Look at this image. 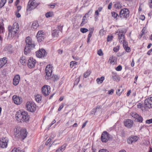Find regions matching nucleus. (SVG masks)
Here are the masks:
<instances>
[{"label": "nucleus", "mask_w": 152, "mask_h": 152, "mask_svg": "<svg viewBox=\"0 0 152 152\" xmlns=\"http://www.w3.org/2000/svg\"><path fill=\"white\" fill-rule=\"evenodd\" d=\"M12 152H24L23 150H21L19 148H14Z\"/></svg>", "instance_id": "obj_35"}, {"label": "nucleus", "mask_w": 152, "mask_h": 152, "mask_svg": "<svg viewBox=\"0 0 152 152\" xmlns=\"http://www.w3.org/2000/svg\"><path fill=\"white\" fill-rule=\"evenodd\" d=\"M112 4V2H110L109 3L108 7V9L110 10L111 8Z\"/></svg>", "instance_id": "obj_61"}, {"label": "nucleus", "mask_w": 152, "mask_h": 152, "mask_svg": "<svg viewBox=\"0 0 152 152\" xmlns=\"http://www.w3.org/2000/svg\"><path fill=\"white\" fill-rule=\"evenodd\" d=\"M138 138L136 136H132L129 137L127 140V142L129 144H132L137 142Z\"/></svg>", "instance_id": "obj_17"}, {"label": "nucleus", "mask_w": 152, "mask_h": 152, "mask_svg": "<svg viewBox=\"0 0 152 152\" xmlns=\"http://www.w3.org/2000/svg\"><path fill=\"white\" fill-rule=\"evenodd\" d=\"M6 58L4 57L0 60V68H1L7 63Z\"/></svg>", "instance_id": "obj_26"}, {"label": "nucleus", "mask_w": 152, "mask_h": 152, "mask_svg": "<svg viewBox=\"0 0 152 152\" xmlns=\"http://www.w3.org/2000/svg\"><path fill=\"white\" fill-rule=\"evenodd\" d=\"M146 30V28L145 27H144L142 28V30L141 32V34L139 36V37L140 38H141L143 35L144 34V33L145 32Z\"/></svg>", "instance_id": "obj_36"}, {"label": "nucleus", "mask_w": 152, "mask_h": 152, "mask_svg": "<svg viewBox=\"0 0 152 152\" xmlns=\"http://www.w3.org/2000/svg\"><path fill=\"white\" fill-rule=\"evenodd\" d=\"M124 126L127 128H131L134 124L133 121L130 119H126L124 121Z\"/></svg>", "instance_id": "obj_15"}, {"label": "nucleus", "mask_w": 152, "mask_h": 152, "mask_svg": "<svg viewBox=\"0 0 152 152\" xmlns=\"http://www.w3.org/2000/svg\"><path fill=\"white\" fill-rule=\"evenodd\" d=\"M35 99L38 102H39L41 100L42 96L38 94L35 96Z\"/></svg>", "instance_id": "obj_32"}, {"label": "nucleus", "mask_w": 152, "mask_h": 152, "mask_svg": "<svg viewBox=\"0 0 152 152\" xmlns=\"http://www.w3.org/2000/svg\"><path fill=\"white\" fill-rule=\"evenodd\" d=\"M54 77L55 78L54 79V80H53V81H54V82L57 80L59 79L58 76L57 75H54Z\"/></svg>", "instance_id": "obj_52"}, {"label": "nucleus", "mask_w": 152, "mask_h": 152, "mask_svg": "<svg viewBox=\"0 0 152 152\" xmlns=\"http://www.w3.org/2000/svg\"><path fill=\"white\" fill-rule=\"evenodd\" d=\"M36 37L38 42H40L43 41L45 37L44 32L42 31H39L37 34Z\"/></svg>", "instance_id": "obj_13"}, {"label": "nucleus", "mask_w": 152, "mask_h": 152, "mask_svg": "<svg viewBox=\"0 0 152 152\" xmlns=\"http://www.w3.org/2000/svg\"><path fill=\"white\" fill-rule=\"evenodd\" d=\"M80 81V78H77L74 82V85H77L78 83H79Z\"/></svg>", "instance_id": "obj_49"}, {"label": "nucleus", "mask_w": 152, "mask_h": 152, "mask_svg": "<svg viewBox=\"0 0 152 152\" xmlns=\"http://www.w3.org/2000/svg\"><path fill=\"white\" fill-rule=\"evenodd\" d=\"M97 54L99 56H102L103 55L102 51L101 49H100L98 51Z\"/></svg>", "instance_id": "obj_45"}, {"label": "nucleus", "mask_w": 152, "mask_h": 152, "mask_svg": "<svg viewBox=\"0 0 152 152\" xmlns=\"http://www.w3.org/2000/svg\"><path fill=\"white\" fill-rule=\"evenodd\" d=\"M124 48L127 52H129L131 50L130 48L128 46L127 47H125Z\"/></svg>", "instance_id": "obj_44"}, {"label": "nucleus", "mask_w": 152, "mask_h": 152, "mask_svg": "<svg viewBox=\"0 0 152 152\" xmlns=\"http://www.w3.org/2000/svg\"><path fill=\"white\" fill-rule=\"evenodd\" d=\"M98 152H109V151H108L106 149H101L99 150Z\"/></svg>", "instance_id": "obj_51"}, {"label": "nucleus", "mask_w": 152, "mask_h": 152, "mask_svg": "<svg viewBox=\"0 0 152 152\" xmlns=\"http://www.w3.org/2000/svg\"><path fill=\"white\" fill-rule=\"evenodd\" d=\"M129 12L127 8H124L121 10L118 15L121 18H127L129 16Z\"/></svg>", "instance_id": "obj_5"}, {"label": "nucleus", "mask_w": 152, "mask_h": 152, "mask_svg": "<svg viewBox=\"0 0 152 152\" xmlns=\"http://www.w3.org/2000/svg\"><path fill=\"white\" fill-rule=\"evenodd\" d=\"M115 60L116 58L113 56H112L110 57L109 61H110V64H114L115 63Z\"/></svg>", "instance_id": "obj_31"}, {"label": "nucleus", "mask_w": 152, "mask_h": 152, "mask_svg": "<svg viewBox=\"0 0 152 152\" xmlns=\"http://www.w3.org/2000/svg\"><path fill=\"white\" fill-rule=\"evenodd\" d=\"M12 99L14 103L16 104H19L22 102V99L19 96H17L16 95H14L12 96Z\"/></svg>", "instance_id": "obj_19"}, {"label": "nucleus", "mask_w": 152, "mask_h": 152, "mask_svg": "<svg viewBox=\"0 0 152 152\" xmlns=\"http://www.w3.org/2000/svg\"><path fill=\"white\" fill-rule=\"evenodd\" d=\"M144 104L145 107L149 109L152 108V97L148 98L145 101Z\"/></svg>", "instance_id": "obj_12"}, {"label": "nucleus", "mask_w": 152, "mask_h": 152, "mask_svg": "<svg viewBox=\"0 0 152 152\" xmlns=\"http://www.w3.org/2000/svg\"><path fill=\"white\" fill-rule=\"evenodd\" d=\"M114 7L115 9H117L121 8L122 7V6L120 3V2L118 1L115 2L114 5Z\"/></svg>", "instance_id": "obj_28"}, {"label": "nucleus", "mask_w": 152, "mask_h": 152, "mask_svg": "<svg viewBox=\"0 0 152 152\" xmlns=\"http://www.w3.org/2000/svg\"><path fill=\"white\" fill-rule=\"evenodd\" d=\"M112 38H113V36H110V37L109 36H108L107 37V41L108 42H109V41H111L112 39Z\"/></svg>", "instance_id": "obj_56"}, {"label": "nucleus", "mask_w": 152, "mask_h": 152, "mask_svg": "<svg viewBox=\"0 0 152 152\" xmlns=\"http://www.w3.org/2000/svg\"><path fill=\"white\" fill-rule=\"evenodd\" d=\"M73 58L75 60L77 61L79 60V58L77 56H72Z\"/></svg>", "instance_id": "obj_59"}, {"label": "nucleus", "mask_w": 152, "mask_h": 152, "mask_svg": "<svg viewBox=\"0 0 152 152\" xmlns=\"http://www.w3.org/2000/svg\"><path fill=\"white\" fill-rule=\"evenodd\" d=\"M112 16L117 20L118 19V15L115 12H112L111 13Z\"/></svg>", "instance_id": "obj_34"}, {"label": "nucleus", "mask_w": 152, "mask_h": 152, "mask_svg": "<svg viewBox=\"0 0 152 152\" xmlns=\"http://www.w3.org/2000/svg\"><path fill=\"white\" fill-rule=\"evenodd\" d=\"M146 123L148 124H150L152 123V118L147 120L146 121Z\"/></svg>", "instance_id": "obj_53"}, {"label": "nucleus", "mask_w": 152, "mask_h": 152, "mask_svg": "<svg viewBox=\"0 0 152 152\" xmlns=\"http://www.w3.org/2000/svg\"><path fill=\"white\" fill-rule=\"evenodd\" d=\"M12 46L11 45H8L5 46L4 48L5 51H7L10 53H12Z\"/></svg>", "instance_id": "obj_24"}, {"label": "nucleus", "mask_w": 152, "mask_h": 152, "mask_svg": "<svg viewBox=\"0 0 152 152\" xmlns=\"http://www.w3.org/2000/svg\"><path fill=\"white\" fill-rule=\"evenodd\" d=\"M26 48H27L28 47H29V45H30V44H31L33 47L35 46L34 42L32 40L31 38L29 37H27L26 38Z\"/></svg>", "instance_id": "obj_18"}, {"label": "nucleus", "mask_w": 152, "mask_h": 152, "mask_svg": "<svg viewBox=\"0 0 152 152\" xmlns=\"http://www.w3.org/2000/svg\"><path fill=\"white\" fill-rule=\"evenodd\" d=\"M119 49V46H117L116 47H115L113 48V50L115 52H117L118 51Z\"/></svg>", "instance_id": "obj_46"}, {"label": "nucleus", "mask_w": 152, "mask_h": 152, "mask_svg": "<svg viewBox=\"0 0 152 152\" xmlns=\"http://www.w3.org/2000/svg\"><path fill=\"white\" fill-rule=\"evenodd\" d=\"M9 34H11L12 37H14L17 34L19 30V26L17 23H14L12 26H9L8 27Z\"/></svg>", "instance_id": "obj_3"}, {"label": "nucleus", "mask_w": 152, "mask_h": 152, "mask_svg": "<svg viewBox=\"0 0 152 152\" xmlns=\"http://www.w3.org/2000/svg\"><path fill=\"white\" fill-rule=\"evenodd\" d=\"M53 70V67L50 65H48L45 68V71L47 76H45L46 79L49 80V77L51 76Z\"/></svg>", "instance_id": "obj_8"}, {"label": "nucleus", "mask_w": 152, "mask_h": 152, "mask_svg": "<svg viewBox=\"0 0 152 152\" xmlns=\"http://www.w3.org/2000/svg\"><path fill=\"white\" fill-rule=\"evenodd\" d=\"M35 0H30L28 2L27 10L30 11L36 8L38 5Z\"/></svg>", "instance_id": "obj_6"}, {"label": "nucleus", "mask_w": 152, "mask_h": 152, "mask_svg": "<svg viewBox=\"0 0 152 152\" xmlns=\"http://www.w3.org/2000/svg\"><path fill=\"white\" fill-rule=\"evenodd\" d=\"M53 13L52 12H49L45 14V16L47 18H49L52 17L53 15Z\"/></svg>", "instance_id": "obj_37"}, {"label": "nucleus", "mask_w": 152, "mask_h": 152, "mask_svg": "<svg viewBox=\"0 0 152 152\" xmlns=\"http://www.w3.org/2000/svg\"><path fill=\"white\" fill-rule=\"evenodd\" d=\"M42 91L44 96H47L50 92V87L47 85L44 86L42 88Z\"/></svg>", "instance_id": "obj_9"}, {"label": "nucleus", "mask_w": 152, "mask_h": 152, "mask_svg": "<svg viewBox=\"0 0 152 152\" xmlns=\"http://www.w3.org/2000/svg\"><path fill=\"white\" fill-rule=\"evenodd\" d=\"M36 64V60L32 58H30L28 60V65L30 68H34Z\"/></svg>", "instance_id": "obj_16"}, {"label": "nucleus", "mask_w": 152, "mask_h": 152, "mask_svg": "<svg viewBox=\"0 0 152 152\" xmlns=\"http://www.w3.org/2000/svg\"><path fill=\"white\" fill-rule=\"evenodd\" d=\"M80 31L83 33H85L88 31V29L85 28H80Z\"/></svg>", "instance_id": "obj_41"}, {"label": "nucleus", "mask_w": 152, "mask_h": 152, "mask_svg": "<svg viewBox=\"0 0 152 152\" xmlns=\"http://www.w3.org/2000/svg\"><path fill=\"white\" fill-rule=\"evenodd\" d=\"M51 139L50 138L48 139V140L45 143L46 145H47L51 141Z\"/></svg>", "instance_id": "obj_64"}, {"label": "nucleus", "mask_w": 152, "mask_h": 152, "mask_svg": "<svg viewBox=\"0 0 152 152\" xmlns=\"http://www.w3.org/2000/svg\"><path fill=\"white\" fill-rule=\"evenodd\" d=\"M8 141L7 137H3L0 139V147L3 148H5L7 147Z\"/></svg>", "instance_id": "obj_14"}, {"label": "nucleus", "mask_w": 152, "mask_h": 152, "mask_svg": "<svg viewBox=\"0 0 152 152\" xmlns=\"http://www.w3.org/2000/svg\"><path fill=\"white\" fill-rule=\"evenodd\" d=\"M3 27L1 25H0V33H1L3 32Z\"/></svg>", "instance_id": "obj_57"}, {"label": "nucleus", "mask_w": 152, "mask_h": 152, "mask_svg": "<svg viewBox=\"0 0 152 152\" xmlns=\"http://www.w3.org/2000/svg\"><path fill=\"white\" fill-rule=\"evenodd\" d=\"M110 135L106 132L104 131L102 134L101 139L102 142H107L110 138Z\"/></svg>", "instance_id": "obj_10"}, {"label": "nucleus", "mask_w": 152, "mask_h": 152, "mask_svg": "<svg viewBox=\"0 0 152 152\" xmlns=\"http://www.w3.org/2000/svg\"><path fill=\"white\" fill-rule=\"evenodd\" d=\"M113 79L114 81H119L120 80V78L118 76L115 75L113 76Z\"/></svg>", "instance_id": "obj_38"}, {"label": "nucleus", "mask_w": 152, "mask_h": 152, "mask_svg": "<svg viewBox=\"0 0 152 152\" xmlns=\"http://www.w3.org/2000/svg\"><path fill=\"white\" fill-rule=\"evenodd\" d=\"M39 25L37 21H34L33 22L32 25L31 26L32 28L34 29H36L38 27Z\"/></svg>", "instance_id": "obj_29"}, {"label": "nucleus", "mask_w": 152, "mask_h": 152, "mask_svg": "<svg viewBox=\"0 0 152 152\" xmlns=\"http://www.w3.org/2000/svg\"><path fill=\"white\" fill-rule=\"evenodd\" d=\"M56 120H54L52 122V123L49 125V127H51L52 126V125L53 124H54V123H56Z\"/></svg>", "instance_id": "obj_62"}, {"label": "nucleus", "mask_w": 152, "mask_h": 152, "mask_svg": "<svg viewBox=\"0 0 152 152\" xmlns=\"http://www.w3.org/2000/svg\"><path fill=\"white\" fill-rule=\"evenodd\" d=\"M93 31H94V29H92V31H90V32L89 34L88 35V38H91V37L92 35V34Z\"/></svg>", "instance_id": "obj_48"}, {"label": "nucleus", "mask_w": 152, "mask_h": 152, "mask_svg": "<svg viewBox=\"0 0 152 152\" xmlns=\"http://www.w3.org/2000/svg\"><path fill=\"white\" fill-rule=\"evenodd\" d=\"M77 63L75 61H72L70 62V66L72 67H73L75 64H77Z\"/></svg>", "instance_id": "obj_43"}, {"label": "nucleus", "mask_w": 152, "mask_h": 152, "mask_svg": "<svg viewBox=\"0 0 152 152\" xmlns=\"http://www.w3.org/2000/svg\"><path fill=\"white\" fill-rule=\"evenodd\" d=\"M15 14L17 18H19L20 17V15L18 12H16L15 13Z\"/></svg>", "instance_id": "obj_60"}, {"label": "nucleus", "mask_w": 152, "mask_h": 152, "mask_svg": "<svg viewBox=\"0 0 152 152\" xmlns=\"http://www.w3.org/2000/svg\"><path fill=\"white\" fill-rule=\"evenodd\" d=\"M59 33V29H54L52 31V35L53 37H58Z\"/></svg>", "instance_id": "obj_25"}, {"label": "nucleus", "mask_w": 152, "mask_h": 152, "mask_svg": "<svg viewBox=\"0 0 152 152\" xmlns=\"http://www.w3.org/2000/svg\"><path fill=\"white\" fill-rule=\"evenodd\" d=\"M91 73L89 71H87L84 74L83 77H84L86 78L88 77L90 75Z\"/></svg>", "instance_id": "obj_39"}, {"label": "nucleus", "mask_w": 152, "mask_h": 152, "mask_svg": "<svg viewBox=\"0 0 152 152\" xmlns=\"http://www.w3.org/2000/svg\"><path fill=\"white\" fill-rule=\"evenodd\" d=\"M20 80V76L18 75H17L15 76L13 79V83L15 86L17 85L19 83Z\"/></svg>", "instance_id": "obj_21"}, {"label": "nucleus", "mask_w": 152, "mask_h": 152, "mask_svg": "<svg viewBox=\"0 0 152 152\" xmlns=\"http://www.w3.org/2000/svg\"><path fill=\"white\" fill-rule=\"evenodd\" d=\"M6 2V1H1L0 2V9L4 5Z\"/></svg>", "instance_id": "obj_42"}, {"label": "nucleus", "mask_w": 152, "mask_h": 152, "mask_svg": "<svg viewBox=\"0 0 152 152\" xmlns=\"http://www.w3.org/2000/svg\"><path fill=\"white\" fill-rule=\"evenodd\" d=\"M131 115L132 117L135 119V120L140 123L142 122L143 120L142 117L137 113L135 112L132 113H131Z\"/></svg>", "instance_id": "obj_11"}, {"label": "nucleus", "mask_w": 152, "mask_h": 152, "mask_svg": "<svg viewBox=\"0 0 152 152\" xmlns=\"http://www.w3.org/2000/svg\"><path fill=\"white\" fill-rule=\"evenodd\" d=\"M64 106V105L63 104H61L58 108V111H60L63 108Z\"/></svg>", "instance_id": "obj_54"}, {"label": "nucleus", "mask_w": 152, "mask_h": 152, "mask_svg": "<svg viewBox=\"0 0 152 152\" xmlns=\"http://www.w3.org/2000/svg\"><path fill=\"white\" fill-rule=\"evenodd\" d=\"M56 29H59V32H60V31H61L62 30V27L61 26H59Z\"/></svg>", "instance_id": "obj_63"}, {"label": "nucleus", "mask_w": 152, "mask_h": 152, "mask_svg": "<svg viewBox=\"0 0 152 152\" xmlns=\"http://www.w3.org/2000/svg\"><path fill=\"white\" fill-rule=\"evenodd\" d=\"M126 32V30L124 29H118L115 33V34L118 36V39L120 43H123L124 48L128 46L127 42L124 39Z\"/></svg>", "instance_id": "obj_1"}, {"label": "nucleus", "mask_w": 152, "mask_h": 152, "mask_svg": "<svg viewBox=\"0 0 152 152\" xmlns=\"http://www.w3.org/2000/svg\"><path fill=\"white\" fill-rule=\"evenodd\" d=\"M16 118L18 121L22 122L28 121L29 120L28 115V113L26 112H22L20 113H17L16 115Z\"/></svg>", "instance_id": "obj_2"}, {"label": "nucleus", "mask_w": 152, "mask_h": 152, "mask_svg": "<svg viewBox=\"0 0 152 152\" xmlns=\"http://www.w3.org/2000/svg\"><path fill=\"white\" fill-rule=\"evenodd\" d=\"M104 79V77H102L100 78H98L96 79L97 83L98 84L102 83Z\"/></svg>", "instance_id": "obj_30"}, {"label": "nucleus", "mask_w": 152, "mask_h": 152, "mask_svg": "<svg viewBox=\"0 0 152 152\" xmlns=\"http://www.w3.org/2000/svg\"><path fill=\"white\" fill-rule=\"evenodd\" d=\"M113 92L114 90L113 89H111L108 91V93L109 94L112 95L113 94Z\"/></svg>", "instance_id": "obj_55"}, {"label": "nucleus", "mask_w": 152, "mask_h": 152, "mask_svg": "<svg viewBox=\"0 0 152 152\" xmlns=\"http://www.w3.org/2000/svg\"><path fill=\"white\" fill-rule=\"evenodd\" d=\"M36 55L38 58H42L46 57L47 53L45 50L41 49L36 52Z\"/></svg>", "instance_id": "obj_7"}, {"label": "nucleus", "mask_w": 152, "mask_h": 152, "mask_svg": "<svg viewBox=\"0 0 152 152\" xmlns=\"http://www.w3.org/2000/svg\"><path fill=\"white\" fill-rule=\"evenodd\" d=\"M20 136L19 137H21L23 140L25 139L27 136L28 132L25 129H22L21 128L20 131Z\"/></svg>", "instance_id": "obj_20"}, {"label": "nucleus", "mask_w": 152, "mask_h": 152, "mask_svg": "<svg viewBox=\"0 0 152 152\" xmlns=\"http://www.w3.org/2000/svg\"><path fill=\"white\" fill-rule=\"evenodd\" d=\"M122 69V67L121 65H119L115 69L117 71H120Z\"/></svg>", "instance_id": "obj_47"}, {"label": "nucleus", "mask_w": 152, "mask_h": 152, "mask_svg": "<svg viewBox=\"0 0 152 152\" xmlns=\"http://www.w3.org/2000/svg\"><path fill=\"white\" fill-rule=\"evenodd\" d=\"M21 128L17 127L14 128V135L16 137H18L20 136V131Z\"/></svg>", "instance_id": "obj_23"}, {"label": "nucleus", "mask_w": 152, "mask_h": 152, "mask_svg": "<svg viewBox=\"0 0 152 152\" xmlns=\"http://www.w3.org/2000/svg\"><path fill=\"white\" fill-rule=\"evenodd\" d=\"M65 146L64 145H62L60 148H58L56 152H62L65 149Z\"/></svg>", "instance_id": "obj_33"}, {"label": "nucleus", "mask_w": 152, "mask_h": 152, "mask_svg": "<svg viewBox=\"0 0 152 152\" xmlns=\"http://www.w3.org/2000/svg\"><path fill=\"white\" fill-rule=\"evenodd\" d=\"M26 108L28 111L34 112L36 110V106L34 102H28L26 104Z\"/></svg>", "instance_id": "obj_4"}, {"label": "nucleus", "mask_w": 152, "mask_h": 152, "mask_svg": "<svg viewBox=\"0 0 152 152\" xmlns=\"http://www.w3.org/2000/svg\"><path fill=\"white\" fill-rule=\"evenodd\" d=\"M121 90L120 89H118V91H116V94L117 95H118V96H120V95L122 93V91L120 92Z\"/></svg>", "instance_id": "obj_50"}, {"label": "nucleus", "mask_w": 152, "mask_h": 152, "mask_svg": "<svg viewBox=\"0 0 152 152\" xmlns=\"http://www.w3.org/2000/svg\"><path fill=\"white\" fill-rule=\"evenodd\" d=\"M87 22V20L86 19H83L82 22L80 24V26H83Z\"/></svg>", "instance_id": "obj_40"}, {"label": "nucleus", "mask_w": 152, "mask_h": 152, "mask_svg": "<svg viewBox=\"0 0 152 152\" xmlns=\"http://www.w3.org/2000/svg\"><path fill=\"white\" fill-rule=\"evenodd\" d=\"M26 60L25 57L22 56L20 57V62L21 64L23 65H25L26 64Z\"/></svg>", "instance_id": "obj_27"}, {"label": "nucleus", "mask_w": 152, "mask_h": 152, "mask_svg": "<svg viewBox=\"0 0 152 152\" xmlns=\"http://www.w3.org/2000/svg\"><path fill=\"white\" fill-rule=\"evenodd\" d=\"M29 45V47H28L27 48H26V46L25 47V48L24 50V53L26 55H27L28 54L30 53L31 50L34 48L35 46H33L31 45V44H30Z\"/></svg>", "instance_id": "obj_22"}, {"label": "nucleus", "mask_w": 152, "mask_h": 152, "mask_svg": "<svg viewBox=\"0 0 152 152\" xmlns=\"http://www.w3.org/2000/svg\"><path fill=\"white\" fill-rule=\"evenodd\" d=\"M21 6H18L17 7V12H19V11L21 10Z\"/></svg>", "instance_id": "obj_58"}]
</instances>
